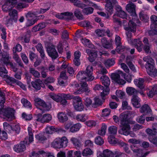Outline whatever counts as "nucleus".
Instances as JSON below:
<instances>
[{"instance_id":"f03ea898","label":"nucleus","mask_w":157,"mask_h":157,"mask_svg":"<svg viewBox=\"0 0 157 157\" xmlns=\"http://www.w3.org/2000/svg\"><path fill=\"white\" fill-rule=\"evenodd\" d=\"M5 102V99L3 93L0 90V114H2L7 121H10L15 118L14 111L13 109L8 108L7 109H1L2 104Z\"/></svg>"},{"instance_id":"aec40b11","label":"nucleus","mask_w":157,"mask_h":157,"mask_svg":"<svg viewBox=\"0 0 157 157\" xmlns=\"http://www.w3.org/2000/svg\"><path fill=\"white\" fill-rule=\"evenodd\" d=\"M115 42L117 47L116 48V51L118 53H120L123 52L124 49V47L121 45V41L120 37L117 35L116 36L115 39Z\"/></svg>"},{"instance_id":"2eb2a0df","label":"nucleus","mask_w":157,"mask_h":157,"mask_svg":"<svg viewBox=\"0 0 157 157\" xmlns=\"http://www.w3.org/2000/svg\"><path fill=\"white\" fill-rule=\"evenodd\" d=\"M47 52L48 55L53 59H56L58 57V53L54 46H48L47 48Z\"/></svg>"},{"instance_id":"423d86ee","label":"nucleus","mask_w":157,"mask_h":157,"mask_svg":"<svg viewBox=\"0 0 157 157\" xmlns=\"http://www.w3.org/2000/svg\"><path fill=\"white\" fill-rule=\"evenodd\" d=\"M100 80L102 82V84L106 86V87L101 92V94L102 97H104L106 95L108 94L109 89L107 87L109 85L110 83V81L109 78L106 75H104L101 76L100 78Z\"/></svg>"},{"instance_id":"393cba45","label":"nucleus","mask_w":157,"mask_h":157,"mask_svg":"<svg viewBox=\"0 0 157 157\" xmlns=\"http://www.w3.org/2000/svg\"><path fill=\"white\" fill-rule=\"evenodd\" d=\"M144 79L142 78H139L135 79L134 82L135 85L141 89H143L144 87Z\"/></svg>"},{"instance_id":"dca6fc26","label":"nucleus","mask_w":157,"mask_h":157,"mask_svg":"<svg viewBox=\"0 0 157 157\" xmlns=\"http://www.w3.org/2000/svg\"><path fill=\"white\" fill-rule=\"evenodd\" d=\"M51 119L52 117L49 114H45L43 116L41 114H38L36 117V121L44 123L48 122L51 120Z\"/></svg>"},{"instance_id":"49530a36","label":"nucleus","mask_w":157,"mask_h":157,"mask_svg":"<svg viewBox=\"0 0 157 157\" xmlns=\"http://www.w3.org/2000/svg\"><path fill=\"white\" fill-rule=\"evenodd\" d=\"M60 94H52L50 95V97L54 100L57 102H59L61 99Z\"/></svg>"},{"instance_id":"052dcab7","label":"nucleus","mask_w":157,"mask_h":157,"mask_svg":"<svg viewBox=\"0 0 157 157\" xmlns=\"http://www.w3.org/2000/svg\"><path fill=\"white\" fill-rule=\"evenodd\" d=\"M95 142L96 144L99 145L102 144L104 142L103 139L100 136H98L95 138Z\"/></svg>"},{"instance_id":"412c9836","label":"nucleus","mask_w":157,"mask_h":157,"mask_svg":"<svg viewBox=\"0 0 157 157\" xmlns=\"http://www.w3.org/2000/svg\"><path fill=\"white\" fill-rule=\"evenodd\" d=\"M131 44L134 45L138 51L140 52L142 50L143 45L140 39H135L133 40V43Z\"/></svg>"},{"instance_id":"1a4fd4ad","label":"nucleus","mask_w":157,"mask_h":157,"mask_svg":"<svg viewBox=\"0 0 157 157\" xmlns=\"http://www.w3.org/2000/svg\"><path fill=\"white\" fill-rule=\"evenodd\" d=\"M152 24L151 25V30L149 33L150 35H153L157 34V16L152 15L150 17Z\"/></svg>"},{"instance_id":"f704fd0d","label":"nucleus","mask_w":157,"mask_h":157,"mask_svg":"<svg viewBox=\"0 0 157 157\" xmlns=\"http://www.w3.org/2000/svg\"><path fill=\"white\" fill-rule=\"evenodd\" d=\"M140 111L141 113H150L151 110L148 105L144 104L140 109Z\"/></svg>"},{"instance_id":"864d4df0","label":"nucleus","mask_w":157,"mask_h":157,"mask_svg":"<svg viewBox=\"0 0 157 157\" xmlns=\"http://www.w3.org/2000/svg\"><path fill=\"white\" fill-rule=\"evenodd\" d=\"M35 138L41 143H43L44 141L47 140L44 136L42 134L37 135L35 136Z\"/></svg>"},{"instance_id":"bf43d9fd","label":"nucleus","mask_w":157,"mask_h":157,"mask_svg":"<svg viewBox=\"0 0 157 157\" xmlns=\"http://www.w3.org/2000/svg\"><path fill=\"white\" fill-rule=\"evenodd\" d=\"M110 109H105L102 110L101 115L103 117H106L110 114Z\"/></svg>"},{"instance_id":"774afa93","label":"nucleus","mask_w":157,"mask_h":157,"mask_svg":"<svg viewBox=\"0 0 157 157\" xmlns=\"http://www.w3.org/2000/svg\"><path fill=\"white\" fill-rule=\"evenodd\" d=\"M86 124L89 127H92L95 126L96 124V123L94 121H89L85 122Z\"/></svg>"},{"instance_id":"6e6552de","label":"nucleus","mask_w":157,"mask_h":157,"mask_svg":"<svg viewBox=\"0 0 157 157\" xmlns=\"http://www.w3.org/2000/svg\"><path fill=\"white\" fill-rule=\"evenodd\" d=\"M73 104L75 109L81 111L84 109V106L82 103V99L78 96H75L73 98Z\"/></svg>"},{"instance_id":"6ab92c4d","label":"nucleus","mask_w":157,"mask_h":157,"mask_svg":"<svg viewBox=\"0 0 157 157\" xmlns=\"http://www.w3.org/2000/svg\"><path fill=\"white\" fill-rule=\"evenodd\" d=\"M135 8V5L131 2L128 4L126 6V9L127 11L130 13L131 15L135 16H136Z\"/></svg>"},{"instance_id":"9d476101","label":"nucleus","mask_w":157,"mask_h":157,"mask_svg":"<svg viewBox=\"0 0 157 157\" xmlns=\"http://www.w3.org/2000/svg\"><path fill=\"white\" fill-rule=\"evenodd\" d=\"M124 74L121 71H118V73L113 74L111 75L112 79L116 83L120 85H123L125 83V81L120 78V75L123 76Z\"/></svg>"},{"instance_id":"79ce46f5","label":"nucleus","mask_w":157,"mask_h":157,"mask_svg":"<svg viewBox=\"0 0 157 157\" xmlns=\"http://www.w3.org/2000/svg\"><path fill=\"white\" fill-rule=\"evenodd\" d=\"M38 69L41 71V77L43 78H45L47 76L46 72L48 71L47 67L41 66L39 67Z\"/></svg>"},{"instance_id":"4c0bfd02","label":"nucleus","mask_w":157,"mask_h":157,"mask_svg":"<svg viewBox=\"0 0 157 157\" xmlns=\"http://www.w3.org/2000/svg\"><path fill=\"white\" fill-rule=\"evenodd\" d=\"M60 140L61 142L60 145H62V148H65L67 145L68 140L67 138L65 136L60 137Z\"/></svg>"},{"instance_id":"338daca9","label":"nucleus","mask_w":157,"mask_h":157,"mask_svg":"<svg viewBox=\"0 0 157 157\" xmlns=\"http://www.w3.org/2000/svg\"><path fill=\"white\" fill-rule=\"evenodd\" d=\"M146 133L150 136L155 135L157 133V131H155L152 129V130L147 128L146 130Z\"/></svg>"},{"instance_id":"e2e57ef3","label":"nucleus","mask_w":157,"mask_h":157,"mask_svg":"<svg viewBox=\"0 0 157 157\" xmlns=\"http://www.w3.org/2000/svg\"><path fill=\"white\" fill-rule=\"evenodd\" d=\"M145 117L144 115L138 117L136 119V121L140 123H143L145 120Z\"/></svg>"},{"instance_id":"c756f323","label":"nucleus","mask_w":157,"mask_h":157,"mask_svg":"<svg viewBox=\"0 0 157 157\" xmlns=\"http://www.w3.org/2000/svg\"><path fill=\"white\" fill-rule=\"evenodd\" d=\"M73 17V13H72L67 12L62 13L57 17L60 19H71Z\"/></svg>"},{"instance_id":"c03bdc74","label":"nucleus","mask_w":157,"mask_h":157,"mask_svg":"<svg viewBox=\"0 0 157 157\" xmlns=\"http://www.w3.org/2000/svg\"><path fill=\"white\" fill-rule=\"evenodd\" d=\"M30 73L36 78H39L40 76V73L33 68H30L29 70Z\"/></svg>"},{"instance_id":"a211bd4d","label":"nucleus","mask_w":157,"mask_h":157,"mask_svg":"<svg viewBox=\"0 0 157 157\" xmlns=\"http://www.w3.org/2000/svg\"><path fill=\"white\" fill-rule=\"evenodd\" d=\"M86 51L89 56V60L90 62H93L97 56V53L95 51L90 49H86Z\"/></svg>"},{"instance_id":"c9c22d12","label":"nucleus","mask_w":157,"mask_h":157,"mask_svg":"<svg viewBox=\"0 0 157 157\" xmlns=\"http://www.w3.org/2000/svg\"><path fill=\"white\" fill-rule=\"evenodd\" d=\"M105 9L110 14H111L113 13V10L112 4L110 2V0L107 2V3L105 5Z\"/></svg>"},{"instance_id":"f3484780","label":"nucleus","mask_w":157,"mask_h":157,"mask_svg":"<svg viewBox=\"0 0 157 157\" xmlns=\"http://www.w3.org/2000/svg\"><path fill=\"white\" fill-rule=\"evenodd\" d=\"M26 17L28 18V20L26 24L27 26H30L33 25L36 21L35 18L36 17L35 15L31 12L28 13Z\"/></svg>"},{"instance_id":"4468645a","label":"nucleus","mask_w":157,"mask_h":157,"mask_svg":"<svg viewBox=\"0 0 157 157\" xmlns=\"http://www.w3.org/2000/svg\"><path fill=\"white\" fill-rule=\"evenodd\" d=\"M30 143H28L26 140L21 142L20 144L14 145L13 147L14 150L17 152H22L25 151L26 149V146L25 144H29Z\"/></svg>"},{"instance_id":"0eeeda50","label":"nucleus","mask_w":157,"mask_h":157,"mask_svg":"<svg viewBox=\"0 0 157 157\" xmlns=\"http://www.w3.org/2000/svg\"><path fill=\"white\" fill-rule=\"evenodd\" d=\"M123 23L124 29L127 31H130L134 33L136 31V25L133 21L129 20L128 22L127 20H124Z\"/></svg>"},{"instance_id":"8fccbe9b","label":"nucleus","mask_w":157,"mask_h":157,"mask_svg":"<svg viewBox=\"0 0 157 157\" xmlns=\"http://www.w3.org/2000/svg\"><path fill=\"white\" fill-rule=\"evenodd\" d=\"M140 17L141 20L144 22H147L149 19L147 15L143 12L140 13Z\"/></svg>"},{"instance_id":"de8ad7c7","label":"nucleus","mask_w":157,"mask_h":157,"mask_svg":"<svg viewBox=\"0 0 157 157\" xmlns=\"http://www.w3.org/2000/svg\"><path fill=\"white\" fill-rule=\"evenodd\" d=\"M57 131V129L53 126H47L46 128V132L47 133L52 134Z\"/></svg>"},{"instance_id":"09e8293b","label":"nucleus","mask_w":157,"mask_h":157,"mask_svg":"<svg viewBox=\"0 0 157 157\" xmlns=\"http://www.w3.org/2000/svg\"><path fill=\"white\" fill-rule=\"evenodd\" d=\"M28 131L29 136V142L30 143H31L33 141V131L32 128L30 127H28Z\"/></svg>"},{"instance_id":"9b49d317","label":"nucleus","mask_w":157,"mask_h":157,"mask_svg":"<svg viewBox=\"0 0 157 157\" xmlns=\"http://www.w3.org/2000/svg\"><path fill=\"white\" fill-rule=\"evenodd\" d=\"M101 148L97 150V157H113L114 154L110 150L108 149L104 150L102 152Z\"/></svg>"},{"instance_id":"20e7f679","label":"nucleus","mask_w":157,"mask_h":157,"mask_svg":"<svg viewBox=\"0 0 157 157\" xmlns=\"http://www.w3.org/2000/svg\"><path fill=\"white\" fill-rule=\"evenodd\" d=\"M81 87L78 90L79 85L76 81H74L70 85V90H74L73 91L75 94H80L83 92H85L87 95L90 92V90L88 89L87 83L85 81L81 82Z\"/></svg>"},{"instance_id":"e433bc0d","label":"nucleus","mask_w":157,"mask_h":157,"mask_svg":"<svg viewBox=\"0 0 157 157\" xmlns=\"http://www.w3.org/2000/svg\"><path fill=\"white\" fill-rule=\"evenodd\" d=\"M107 126L105 124H102L101 129L98 130V134L101 136L105 135L106 133Z\"/></svg>"},{"instance_id":"ea45409f","label":"nucleus","mask_w":157,"mask_h":157,"mask_svg":"<svg viewBox=\"0 0 157 157\" xmlns=\"http://www.w3.org/2000/svg\"><path fill=\"white\" fill-rule=\"evenodd\" d=\"M70 141L75 147H79L80 143L78 138L75 137H72L70 139Z\"/></svg>"},{"instance_id":"f257e3e1","label":"nucleus","mask_w":157,"mask_h":157,"mask_svg":"<svg viewBox=\"0 0 157 157\" xmlns=\"http://www.w3.org/2000/svg\"><path fill=\"white\" fill-rule=\"evenodd\" d=\"M127 115L124 113L121 114L120 126L121 128L118 131L119 134L125 136H127L129 133L131 127L129 123L134 124L135 123L134 121H132L129 123L127 120Z\"/></svg>"},{"instance_id":"7c9ffc66","label":"nucleus","mask_w":157,"mask_h":157,"mask_svg":"<svg viewBox=\"0 0 157 157\" xmlns=\"http://www.w3.org/2000/svg\"><path fill=\"white\" fill-rule=\"evenodd\" d=\"M101 44L105 48L108 49L110 48L112 46L111 42L107 40L105 38H103L101 40Z\"/></svg>"},{"instance_id":"603ef678","label":"nucleus","mask_w":157,"mask_h":157,"mask_svg":"<svg viewBox=\"0 0 157 157\" xmlns=\"http://www.w3.org/2000/svg\"><path fill=\"white\" fill-rule=\"evenodd\" d=\"M61 99L63 98L67 100H70L71 99H73V98L75 97H74L73 95H71L69 94H60Z\"/></svg>"},{"instance_id":"680f3d73","label":"nucleus","mask_w":157,"mask_h":157,"mask_svg":"<svg viewBox=\"0 0 157 157\" xmlns=\"http://www.w3.org/2000/svg\"><path fill=\"white\" fill-rule=\"evenodd\" d=\"M116 95L117 96L121 99L124 98L125 96L124 93L120 90H117L116 91Z\"/></svg>"},{"instance_id":"4d7b16f0","label":"nucleus","mask_w":157,"mask_h":157,"mask_svg":"<svg viewBox=\"0 0 157 157\" xmlns=\"http://www.w3.org/2000/svg\"><path fill=\"white\" fill-rule=\"evenodd\" d=\"M127 32L126 33V34L127 36V40L128 43L131 44H133V40H132L131 39V37L132 36V34L131 33L130 31H127Z\"/></svg>"},{"instance_id":"bb28decb","label":"nucleus","mask_w":157,"mask_h":157,"mask_svg":"<svg viewBox=\"0 0 157 157\" xmlns=\"http://www.w3.org/2000/svg\"><path fill=\"white\" fill-rule=\"evenodd\" d=\"M60 137H57L56 138L52 143V146L55 149H60L62 148V145H60Z\"/></svg>"},{"instance_id":"a878e982","label":"nucleus","mask_w":157,"mask_h":157,"mask_svg":"<svg viewBox=\"0 0 157 157\" xmlns=\"http://www.w3.org/2000/svg\"><path fill=\"white\" fill-rule=\"evenodd\" d=\"M140 99L138 96L133 95L131 102L134 106L137 108H139L140 106Z\"/></svg>"},{"instance_id":"f8f14e48","label":"nucleus","mask_w":157,"mask_h":157,"mask_svg":"<svg viewBox=\"0 0 157 157\" xmlns=\"http://www.w3.org/2000/svg\"><path fill=\"white\" fill-rule=\"evenodd\" d=\"M7 71L3 65L0 64V76L4 78L7 79L13 82H16V80L14 78L11 77L7 75Z\"/></svg>"},{"instance_id":"72a5a7b5","label":"nucleus","mask_w":157,"mask_h":157,"mask_svg":"<svg viewBox=\"0 0 157 157\" xmlns=\"http://www.w3.org/2000/svg\"><path fill=\"white\" fill-rule=\"evenodd\" d=\"M82 127V125L80 123H77L72 125L70 130L72 132H75L78 131Z\"/></svg>"},{"instance_id":"cd10ccee","label":"nucleus","mask_w":157,"mask_h":157,"mask_svg":"<svg viewBox=\"0 0 157 157\" xmlns=\"http://www.w3.org/2000/svg\"><path fill=\"white\" fill-rule=\"evenodd\" d=\"M117 127L114 125H112L109 127L108 130V133L110 136H114L117 133Z\"/></svg>"},{"instance_id":"a19ab883","label":"nucleus","mask_w":157,"mask_h":157,"mask_svg":"<svg viewBox=\"0 0 157 157\" xmlns=\"http://www.w3.org/2000/svg\"><path fill=\"white\" fill-rule=\"evenodd\" d=\"M73 151L72 150L68 151L67 157H81V153L80 151H76L74 152L75 156L73 155Z\"/></svg>"},{"instance_id":"5fc2aeb1","label":"nucleus","mask_w":157,"mask_h":157,"mask_svg":"<svg viewBox=\"0 0 157 157\" xmlns=\"http://www.w3.org/2000/svg\"><path fill=\"white\" fill-rule=\"evenodd\" d=\"M84 104L87 107H90L92 104V101L90 98L87 97L84 100Z\"/></svg>"},{"instance_id":"4be33fe9","label":"nucleus","mask_w":157,"mask_h":157,"mask_svg":"<svg viewBox=\"0 0 157 157\" xmlns=\"http://www.w3.org/2000/svg\"><path fill=\"white\" fill-rule=\"evenodd\" d=\"M59 121L61 123H63L67 121L68 119L67 114L64 112H59L57 114Z\"/></svg>"},{"instance_id":"6e6d98bb","label":"nucleus","mask_w":157,"mask_h":157,"mask_svg":"<svg viewBox=\"0 0 157 157\" xmlns=\"http://www.w3.org/2000/svg\"><path fill=\"white\" fill-rule=\"evenodd\" d=\"M21 102L24 106L25 107L29 108L31 107V105L30 102L25 98L22 99Z\"/></svg>"},{"instance_id":"58836bf2","label":"nucleus","mask_w":157,"mask_h":157,"mask_svg":"<svg viewBox=\"0 0 157 157\" xmlns=\"http://www.w3.org/2000/svg\"><path fill=\"white\" fill-rule=\"evenodd\" d=\"M143 60L144 61L146 62V63L145 65H155V61L150 56H147L143 58Z\"/></svg>"},{"instance_id":"37998d69","label":"nucleus","mask_w":157,"mask_h":157,"mask_svg":"<svg viewBox=\"0 0 157 157\" xmlns=\"http://www.w3.org/2000/svg\"><path fill=\"white\" fill-rule=\"evenodd\" d=\"M93 152L92 150L88 148L84 149L82 151V154L83 156H86L90 155L93 154Z\"/></svg>"},{"instance_id":"5701e85b","label":"nucleus","mask_w":157,"mask_h":157,"mask_svg":"<svg viewBox=\"0 0 157 157\" xmlns=\"http://www.w3.org/2000/svg\"><path fill=\"white\" fill-rule=\"evenodd\" d=\"M35 105L39 109H40V107L45 108L46 107V104L45 102L40 98H36L34 100Z\"/></svg>"},{"instance_id":"c85d7f7f","label":"nucleus","mask_w":157,"mask_h":157,"mask_svg":"<svg viewBox=\"0 0 157 157\" xmlns=\"http://www.w3.org/2000/svg\"><path fill=\"white\" fill-rule=\"evenodd\" d=\"M42 83V81L40 79H38L35 81L31 82V84L32 86L36 90H39L41 88V85Z\"/></svg>"},{"instance_id":"0e129e2a","label":"nucleus","mask_w":157,"mask_h":157,"mask_svg":"<svg viewBox=\"0 0 157 157\" xmlns=\"http://www.w3.org/2000/svg\"><path fill=\"white\" fill-rule=\"evenodd\" d=\"M55 79L54 78L52 77H49L44 81V82L45 84H47L48 83H51L54 82Z\"/></svg>"},{"instance_id":"b1692460","label":"nucleus","mask_w":157,"mask_h":157,"mask_svg":"<svg viewBox=\"0 0 157 157\" xmlns=\"http://www.w3.org/2000/svg\"><path fill=\"white\" fill-rule=\"evenodd\" d=\"M117 16L122 18H125L126 17V14L123 10L119 12L118 13H116V14L113 16V21L115 22H118L120 23L118 18H116V16Z\"/></svg>"},{"instance_id":"39448f33","label":"nucleus","mask_w":157,"mask_h":157,"mask_svg":"<svg viewBox=\"0 0 157 157\" xmlns=\"http://www.w3.org/2000/svg\"><path fill=\"white\" fill-rule=\"evenodd\" d=\"M11 59V57L9 56V54L7 52H4L3 54L0 53V59H1V60L7 65H9L13 69V71L14 72H16L17 70V69L10 61Z\"/></svg>"},{"instance_id":"69168bd1","label":"nucleus","mask_w":157,"mask_h":157,"mask_svg":"<svg viewBox=\"0 0 157 157\" xmlns=\"http://www.w3.org/2000/svg\"><path fill=\"white\" fill-rule=\"evenodd\" d=\"M93 9L91 7L85 8L82 10L83 13L86 14H91L93 13Z\"/></svg>"},{"instance_id":"a18cd8bd","label":"nucleus","mask_w":157,"mask_h":157,"mask_svg":"<svg viewBox=\"0 0 157 157\" xmlns=\"http://www.w3.org/2000/svg\"><path fill=\"white\" fill-rule=\"evenodd\" d=\"M126 92L129 95H135L137 94V91L132 87H128L126 88Z\"/></svg>"},{"instance_id":"7ed1b4c3","label":"nucleus","mask_w":157,"mask_h":157,"mask_svg":"<svg viewBox=\"0 0 157 157\" xmlns=\"http://www.w3.org/2000/svg\"><path fill=\"white\" fill-rule=\"evenodd\" d=\"M93 71L92 67L89 65L87 67L85 71H82L79 72L77 75V78L81 82L92 81L94 78L92 76Z\"/></svg>"},{"instance_id":"3c124183","label":"nucleus","mask_w":157,"mask_h":157,"mask_svg":"<svg viewBox=\"0 0 157 157\" xmlns=\"http://www.w3.org/2000/svg\"><path fill=\"white\" fill-rule=\"evenodd\" d=\"M13 58L20 66L23 67V64L18 55L14 54L13 56Z\"/></svg>"},{"instance_id":"13d9d810","label":"nucleus","mask_w":157,"mask_h":157,"mask_svg":"<svg viewBox=\"0 0 157 157\" xmlns=\"http://www.w3.org/2000/svg\"><path fill=\"white\" fill-rule=\"evenodd\" d=\"M114 61L112 59H109L104 62V64L106 67H110L113 65L114 64Z\"/></svg>"},{"instance_id":"473e14b6","label":"nucleus","mask_w":157,"mask_h":157,"mask_svg":"<svg viewBox=\"0 0 157 157\" xmlns=\"http://www.w3.org/2000/svg\"><path fill=\"white\" fill-rule=\"evenodd\" d=\"M82 43L85 46L90 48H92L94 45L91 43L90 40L85 38H82L80 39Z\"/></svg>"},{"instance_id":"ddd939ff","label":"nucleus","mask_w":157,"mask_h":157,"mask_svg":"<svg viewBox=\"0 0 157 157\" xmlns=\"http://www.w3.org/2000/svg\"><path fill=\"white\" fill-rule=\"evenodd\" d=\"M155 65H145V67L148 75L153 77L157 76V70L154 66Z\"/></svg>"},{"instance_id":"2f4dec72","label":"nucleus","mask_w":157,"mask_h":157,"mask_svg":"<svg viewBox=\"0 0 157 157\" xmlns=\"http://www.w3.org/2000/svg\"><path fill=\"white\" fill-rule=\"evenodd\" d=\"M76 119L81 122H84L88 119V116L85 114H81L77 115L76 117Z\"/></svg>"}]
</instances>
